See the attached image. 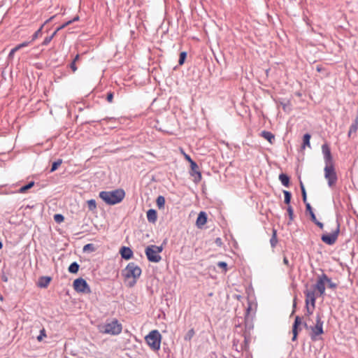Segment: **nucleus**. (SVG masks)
<instances>
[{
	"label": "nucleus",
	"mask_w": 358,
	"mask_h": 358,
	"mask_svg": "<svg viewBox=\"0 0 358 358\" xmlns=\"http://www.w3.org/2000/svg\"><path fill=\"white\" fill-rule=\"evenodd\" d=\"M218 266L221 267V268H224V262H220L218 264H217Z\"/></svg>",
	"instance_id": "obj_52"
},
{
	"label": "nucleus",
	"mask_w": 358,
	"mask_h": 358,
	"mask_svg": "<svg viewBox=\"0 0 358 358\" xmlns=\"http://www.w3.org/2000/svg\"><path fill=\"white\" fill-rule=\"evenodd\" d=\"M327 283L328 284V287L332 289H335L338 287L337 283L333 282L331 281V278H329L328 276H327Z\"/></svg>",
	"instance_id": "obj_36"
},
{
	"label": "nucleus",
	"mask_w": 358,
	"mask_h": 358,
	"mask_svg": "<svg viewBox=\"0 0 358 358\" xmlns=\"http://www.w3.org/2000/svg\"><path fill=\"white\" fill-rule=\"evenodd\" d=\"M71 69H72L73 72H76L77 71V66L75 62H72L71 64Z\"/></svg>",
	"instance_id": "obj_50"
},
{
	"label": "nucleus",
	"mask_w": 358,
	"mask_h": 358,
	"mask_svg": "<svg viewBox=\"0 0 358 358\" xmlns=\"http://www.w3.org/2000/svg\"><path fill=\"white\" fill-rule=\"evenodd\" d=\"M284 194V203L288 206H290L289 203L292 199V194L290 192L287 190H283Z\"/></svg>",
	"instance_id": "obj_26"
},
{
	"label": "nucleus",
	"mask_w": 358,
	"mask_h": 358,
	"mask_svg": "<svg viewBox=\"0 0 358 358\" xmlns=\"http://www.w3.org/2000/svg\"><path fill=\"white\" fill-rule=\"evenodd\" d=\"M70 24H71V21H68L66 23L63 24L59 27H58L56 29V31H55L50 36H48V37L45 38V39L43 40V41L42 43V45H47L48 44H49L50 43V41L52 40V38L55 37V36L57 34V31L65 28L66 26L69 25Z\"/></svg>",
	"instance_id": "obj_15"
},
{
	"label": "nucleus",
	"mask_w": 358,
	"mask_h": 358,
	"mask_svg": "<svg viewBox=\"0 0 358 358\" xmlns=\"http://www.w3.org/2000/svg\"><path fill=\"white\" fill-rule=\"evenodd\" d=\"M163 248L162 246H157L155 245H149L145 248V252L148 259L151 262L157 263L161 261L162 257L160 253Z\"/></svg>",
	"instance_id": "obj_6"
},
{
	"label": "nucleus",
	"mask_w": 358,
	"mask_h": 358,
	"mask_svg": "<svg viewBox=\"0 0 358 358\" xmlns=\"http://www.w3.org/2000/svg\"><path fill=\"white\" fill-rule=\"evenodd\" d=\"M51 278L48 276H43L39 278L38 286L42 288H45L50 284Z\"/></svg>",
	"instance_id": "obj_20"
},
{
	"label": "nucleus",
	"mask_w": 358,
	"mask_h": 358,
	"mask_svg": "<svg viewBox=\"0 0 358 358\" xmlns=\"http://www.w3.org/2000/svg\"><path fill=\"white\" fill-rule=\"evenodd\" d=\"M303 317H300L299 315H296L294 318V322L292 324V332L293 334L292 338V341H296L297 340L298 335L302 329L301 326H303L307 330L310 329V326L307 324L306 322L303 321Z\"/></svg>",
	"instance_id": "obj_8"
},
{
	"label": "nucleus",
	"mask_w": 358,
	"mask_h": 358,
	"mask_svg": "<svg viewBox=\"0 0 358 358\" xmlns=\"http://www.w3.org/2000/svg\"><path fill=\"white\" fill-rule=\"evenodd\" d=\"M93 249H94V247H93L92 244H87L83 248L84 251L92 250Z\"/></svg>",
	"instance_id": "obj_45"
},
{
	"label": "nucleus",
	"mask_w": 358,
	"mask_h": 358,
	"mask_svg": "<svg viewBox=\"0 0 358 358\" xmlns=\"http://www.w3.org/2000/svg\"><path fill=\"white\" fill-rule=\"evenodd\" d=\"M74 289L78 292L89 294L91 289L87 283L86 280L83 278H77L73 281V284Z\"/></svg>",
	"instance_id": "obj_12"
},
{
	"label": "nucleus",
	"mask_w": 358,
	"mask_h": 358,
	"mask_svg": "<svg viewBox=\"0 0 358 358\" xmlns=\"http://www.w3.org/2000/svg\"><path fill=\"white\" fill-rule=\"evenodd\" d=\"M120 252L122 257L127 260L130 259L133 256L132 250L128 247L123 246L120 249Z\"/></svg>",
	"instance_id": "obj_17"
},
{
	"label": "nucleus",
	"mask_w": 358,
	"mask_h": 358,
	"mask_svg": "<svg viewBox=\"0 0 358 358\" xmlns=\"http://www.w3.org/2000/svg\"><path fill=\"white\" fill-rule=\"evenodd\" d=\"M62 160L61 159L57 160L56 162H54L52 164L50 171L53 172V171H56L58 169V167L62 164Z\"/></svg>",
	"instance_id": "obj_34"
},
{
	"label": "nucleus",
	"mask_w": 358,
	"mask_h": 358,
	"mask_svg": "<svg viewBox=\"0 0 358 358\" xmlns=\"http://www.w3.org/2000/svg\"><path fill=\"white\" fill-rule=\"evenodd\" d=\"M354 123L358 124V117H356L355 120H354Z\"/></svg>",
	"instance_id": "obj_57"
},
{
	"label": "nucleus",
	"mask_w": 358,
	"mask_h": 358,
	"mask_svg": "<svg viewBox=\"0 0 358 358\" xmlns=\"http://www.w3.org/2000/svg\"><path fill=\"white\" fill-rule=\"evenodd\" d=\"M227 301H229V300L230 299V296H229V295H228V294H227Z\"/></svg>",
	"instance_id": "obj_59"
},
{
	"label": "nucleus",
	"mask_w": 358,
	"mask_h": 358,
	"mask_svg": "<svg viewBox=\"0 0 358 358\" xmlns=\"http://www.w3.org/2000/svg\"><path fill=\"white\" fill-rule=\"evenodd\" d=\"M192 171L197 176L198 180H200L201 178V175L199 171H198V166L194 162H192L190 163Z\"/></svg>",
	"instance_id": "obj_25"
},
{
	"label": "nucleus",
	"mask_w": 358,
	"mask_h": 358,
	"mask_svg": "<svg viewBox=\"0 0 358 358\" xmlns=\"http://www.w3.org/2000/svg\"><path fill=\"white\" fill-rule=\"evenodd\" d=\"M232 298H236L238 300L241 298V296L237 294H233Z\"/></svg>",
	"instance_id": "obj_55"
},
{
	"label": "nucleus",
	"mask_w": 358,
	"mask_h": 358,
	"mask_svg": "<svg viewBox=\"0 0 358 358\" xmlns=\"http://www.w3.org/2000/svg\"><path fill=\"white\" fill-rule=\"evenodd\" d=\"M252 328V326L248 324L246 322L245 329L241 324H235L231 347L233 352H231V355L234 358H239L243 350H248L251 338L250 332L246 329L250 330Z\"/></svg>",
	"instance_id": "obj_1"
},
{
	"label": "nucleus",
	"mask_w": 358,
	"mask_h": 358,
	"mask_svg": "<svg viewBox=\"0 0 358 358\" xmlns=\"http://www.w3.org/2000/svg\"><path fill=\"white\" fill-rule=\"evenodd\" d=\"M77 20H78V16H77V17H74V18L73 19V20H71V23H72L73 22H75V21H77Z\"/></svg>",
	"instance_id": "obj_56"
},
{
	"label": "nucleus",
	"mask_w": 358,
	"mask_h": 358,
	"mask_svg": "<svg viewBox=\"0 0 358 358\" xmlns=\"http://www.w3.org/2000/svg\"><path fill=\"white\" fill-rule=\"evenodd\" d=\"M194 334V330L191 329L190 331H189L187 336H188V338L190 339L193 336Z\"/></svg>",
	"instance_id": "obj_51"
},
{
	"label": "nucleus",
	"mask_w": 358,
	"mask_h": 358,
	"mask_svg": "<svg viewBox=\"0 0 358 358\" xmlns=\"http://www.w3.org/2000/svg\"><path fill=\"white\" fill-rule=\"evenodd\" d=\"M322 151L324 155V159L325 164L334 163L333 157L331 152L329 145L327 143H324L322 145Z\"/></svg>",
	"instance_id": "obj_14"
},
{
	"label": "nucleus",
	"mask_w": 358,
	"mask_h": 358,
	"mask_svg": "<svg viewBox=\"0 0 358 358\" xmlns=\"http://www.w3.org/2000/svg\"><path fill=\"white\" fill-rule=\"evenodd\" d=\"M207 222V215L205 212H200L196 221L197 227L202 228Z\"/></svg>",
	"instance_id": "obj_16"
},
{
	"label": "nucleus",
	"mask_w": 358,
	"mask_h": 358,
	"mask_svg": "<svg viewBox=\"0 0 358 358\" xmlns=\"http://www.w3.org/2000/svg\"><path fill=\"white\" fill-rule=\"evenodd\" d=\"M34 185V182L31 181L29 182L27 185L22 186L20 188V193H25L28 189H31Z\"/></svg>",
	"instance_id": "obj_29"
},
{
	"label": "nucleus",
	"mask_w": 358,
	"mask_h": 358,
	"mask_svg": "<svg viewBox=\"0 0 358 358\" xmlns=\"http://www.w3.org/2000/svg\"><path fill=\"white\" fill-rule=\"evenodd\" d=\"M147 219L150 222L155 223L157 219V212L154 209H150L147 212Z\"/></svg>",
	"instance_id": "obj_19"
},
{
	"label": "nucleus",
	"mask_w": 358,
	"mask_h": 358,
	"mask_svg": "<svg viewBox=\"0 0 358 358\" xmlns=\"http://www.w3.org/2000/svg\"><path fill=\"white\" fill-rule=\"evenodd\" d=\"M141 274V268L134 262L129 263L122 271V275L124 280L128 282V286L130 287L134 286Z\"/></svg>",
	"instance_id": "obj_2"
},
{
	"label": "nucleus",
	"mask_w": 358,
	"mask_h": 358,
	"mask_svg": "<svg viewBox=\"0 0 358 358\" xmlns=\"http://www.w3.org/2000/svg\"><path fill=\"white\" fill-rule=\"evenodd\" d=\"M270 243L272 248H275L278 243L277 231L275 229H273Z\"/></svg>",
	"instance_id": "obj_23"
},
{
	"label": "nucleus",
	"mask_w": 358,
	"mask_h": 358,
	"mask_svg": "<svg viewBox=\"0 0 358 358\" xmlns=\"http://www.w3.org/2000/svg\"><path fill=\"white\" fill-rule=\"evenodd\" d=\"M311 136L310 134L306 133L303 136V144L301 145V148L304 149L306 146L310 147V140Z\"/></svg>",
	"instance_id": "obj_22"
},
{
	"label": "nucleus",
	"mask_w": 358,
	"mask_h": 358,
	"mask_svg": "<svg viewBox=\"0 0 358 358\" xmlns=\"http://www.w3.org/2000/svg\"><path fill=\"white\" fill-rule=\"evenodd\" d=\"M106 100L109 102V103H112L113 102V93L110 92L107 94V96H106Z\"/></svg>",
	"instance_id": "obj_42"
},
{
	"label": "nucleus",
	"mask_w": 358,
	"mask_h": 358,
	"mask_svg": "<svg viewBox=\"0 0 358 358\" xmlns=\"http://www.w3.org/2000/svg\"><path fill=\"white\" fill-rule=\"evenodd\" d=\"M79 57H80L79 55H77L75 57V58H74V59H73V62L76 63V62L79 59Z\"/></svg>",
	"instance_id": "obj_53"
},
{
	"label": "nucleus",
	"mask_w": 358,
	"mask_h": 358,
	"mask_svg": "<svg viewBox=\"0 0 358 358\" xmlns=\"http://www.w3.org/2000/svg\"><path fill=\"white\" fill-rule=\"evenodd\" d=\"M145 342L153 351H158L160 349L162 335L158 330H152L145 337Z\"/></svg>",
	"instance_id": "obj_4"
},
{
	"label": "nucleus",
	"mask_w": 358,
	"mask_h": 358,
	"mask_svg": "<svg viewBox=\"0 0 358 358\" xmlns=\"http://www.w3.org/2000/svg\"><path fill=\"white\" fill-rule=\"evenodd\" d=\"M78 269L79 265L76 262L72 263L69 267V271L71 273H76Z\"/></svg>",
	"instance_id": "obj_30"
},
{
	"label": "nucleus",
	"mask_w": 358,
	"mask_h": 358,
	"mask_svg": "<svg viewBox=\"0 0 358 358\" xmlns=\"http://www.w3.org/2000/svg\"><path fill=\"white\" fill-rule=\"evenodd\" d=\"M186 57H187V53L186 52H180V58H179V60H178V64L180 65H182L185 62V60L186 59Z\"/></svg>",
	"instance_id": "obj_37"
},
{
	"label": "nucleus",
	"mask_w": 358,
	"mask_h": 358,
	"mask_svg": "<svg viewBox=\"0 0 358 358\" xmlns=\"http://www.w3.org/2000/svg\"><path fill=\"white\" fill-rule=\"evenodd\" d=\"M2 247H3V244H2V243H1V242H0V249H1V248H2Z\"/></svg>",
	"instance_id": "obj_60"
},
{
	"label": "nucleus",
	"mask_w": 358,
	"mask_h": 358,
	"mask_svg": "<svg viewBox=\"0 0 358 358\" xmlns=\"http://www.w3.org/2000/svg\"><path fill=\"white\" fill-rule=\"evenodd\" d=\"M260 136L266 139L271 144H273L275 141V135L271 131L264 130L261 132Z\"/></svg>",
	"instance_id": "obj_18"
},
{
	"label": "nucleus",
	"mask_w": 358,
	"mask_h": 358,
	"mask_svg": "<svg viewBox=\"0 0 358 358\" xmlns=\"http://www.w3.org/2000/svg\"><path fill=\"white\" fill-rule=\"evenodd\" d=\"M340 233V224L337 222L336 228L331 234H324L321 236V240L327 245H334Z\"/></svg>",
	"instance_id": "obj_10"
},
{
	"label": "nucleus",
	"mask_w": 358,
	"mask_h": 358,
	"mask_svg": "<svg viewBox=\"0 0 358 358\" xmlns=\"http://www.w3.org/2000/svg\"><path fill=\"white\" fill-rule=\"evenodd\" d=\"M357 129H358V124L353 122L350 127V129L348 131V136L350 137L351 134L352 133H356Z\"/></svg>",
	"instance_id": "obj_35"
},
{
	"label": "nucleus",
	"mask_w": 358,
	"mask_h": 358,
	"mask_svg": "<svg viewBox=\"0 0 358 358\" xmlns=\"http://www.w3.org/2000/svg\"><path fill=\"white\" fill-rule=\"evenodd\" d=\"M323 324L324 322L322 320V315L320 313H317L315 324L314 326H310V330L311 331L310 336L312 341H316L317 336L324 334Z\"/></svg>",
	"instance_id": "obj_7"
},
{
	"label": "nucleus",
	"mask_w": 358,
	"mask_h": 358,
	"mask_svg": "<svg viewBox=\"0 0 358 358\" xmlns=\"http://www.w3.org/2000/svg\"><path fill=\"white\" fill-rule=\"evenodd\" d=\"M287 211L289 215L288 224H290L291 222L294 220V210L291 206H288L287 208Z\"/></svg>",
	"instance_id": "obj_31"
},
{
	"label": "nucleus",
	"mask_w": 358,
	"mask_h": 358,
	"mask_svg": "<svg viewBox=\"0 0 358 358\" xmlns=\"http://www.w3.org/2000/svg\"><path fill=\"white\" fill-rule=\"evenodd\" d=\"M54 17H50L48 20H47L45 23L43 24L44 25L48 22H50L52 19H53Z\"/></svg>",
	"instance_id": "obj_54"
},
{
	"label": "nucleus",
	"mask_w": 358,
	"mask_h": 358,
	"mask_svg": "<svg viewBox=\"0 0 358 358\" xmlns=\"http://www.w3.org/2000/svg\"><path fill=\"white\" fill-rule=\"evenodd\" d=\"M279 180L283 186L288 187L290 185L289 177L285 173H281L279 176Z\"/></svg>",
	"instance_id": "obj_21"
},
{
	"label": "nucleus",
	"mask_w": 358,
	"mask_h": 358,
	"mask_svg": "<svg viewBox=\"0 0 358 358\" xmlns=\"http://www.w3.org/2000/svg\"><path fill=\"white\" fill-rule=\"evenodd\" d=\"M54 220L57 223H61L64 221V217L61 214H55L54 215Z\"/></svg>",
	"instance_id": "obj_38"
},
{
	"label": "nucleus",
	"mask_w": 358,
	"mask_h": 358,
	"mask_svg": "<svg viewBox=\"0 0 358 358\" xmlns=\"http://www.w3.org/2000/svg\"><path fill=\"white\" fill-rule=\"evenodd\" d=\"M314 224H315L318 227H320V229H323V227H324V224L323 223H322L321 222L318 221L317 219H316V221H312Z\"/></svg>",
	"instance_id": "obj_49"
},
{
	"label": "nucleus",
	"mask_w": 358,
	"mask_h": 358,
	"mask_svg": "<svg viewBox=\"0 0 358 358\" xmlns=\"http://www.w3.org/2000/svg\"><path fill=\"white\" fill-rule=\"evenodd\" d=\"M18 50H19L17 48L16 46L14 48H13L9 53V57H13L14 54Z\"/></svg>",
	"instance_id": "obj_47"
},
{
	"label": "nucleus",
	"mask_w": 358,
	"mask_h": 358,
	"mask_svg": "<svg viewBox=\"0 0 358 358\" xmlns=\"http://www.w3.org/2000/svg\"><path fill=\"white\" fill-rule=\"evenodd\" d=\"M122 330V325L117 319L113 320L110 322H107L102 325L100 331L103 334L110 335H119Z\"/></svg>",
	"instance_id": "obj_5"
},
{
	"label": "nucleus",
	"mask_w": 358,
	"mask_h": 358,
	"mask_svg": "<svg viewBox=\"0 0 358 358\" xmlns=\"http://www.w3.org/2000/svg\"><path fill=\"white\" fill-rule=\"evenodd\" d=\"M224 266H225V272H226L227 270V263H225Z\"/></svg>",
	"instance_id": "obj_58"
},
{
	"label": "nucleus",
	"mask_w": 358,
	"mask_h": 358,
	"mask_svg": "<svg viewBox=\"0 0 358 358\" xmlns=\"http://www.w3.org/2000/svg\"><path fill=\"white\" fill-rule=\"evenodd\" d=\"M316 71L319 73L324 72L325 71V68L322 66V65H317L316 66Z\"/></svg>",
	"instance_id": "obj_46"
},
{
	"label": "nucleus",
	"mask_w": 358,
	"mask_h": 358,
	"mask_svg": "<svg viewBox=\"0 0 358 358\" xmlns=\"http://www.w3.org/2000/svg\"><path fill=\"white\" fill-rule=\"evenodd\" d=\"M30 43H31V42H24V43H22L16 45V47L18 50H20L24 47L28 46Z\"/></svg>",
	"instance_id": "obj_43"
},
{
	"label": "nucleus",
	"mask_w": 358,
	"mask_h": 358,
	"mask_svg": "<svg viewBox=\"0 0 358 358\" xmlns=\"http://www.w3.org/2000/svg\"><path fill=\"white\" fill-rule=\"evenodd\" d=\"M43 27H44V24H42L41 26V27L34 34V35L32 36V38H31V42L35 41L38 37L41 36V35H42V29H43Z\"/></svg>",
	"instance_id": "obj_32"
},
{
	"label": "nucleus",
	"mask_w": 358,
	"mask_h": 358,
	"mask_svg": "<svg viewBox=\"0 0 358 358\" xmlns=\"http://www.w3.org/2000/svg\"><path fill=\"white\" fill-rule=\"evenodd\" d=\"M47 336L45 329H43L40 331V335L37 337L38 341H41L43 338Z\"/></svg>",
	"instance_id": "obj_40"
},
{
	"label": "nucleus",
	"mask_w": 358,
	"mask_h": 358,
	"mask_svg": "<svg viewBox=\"0 0 358 358\" xmlns=\"http://www.w3.org/2000/svg\"><path fill=\"white\" fill-rule=\"evenodd\" d=\"M87 203L90 210L93 211L96 208V203L94 199L88 200Z\"/></svg>",
	"instance_id": "obj_33"
},
{
	"label": "nucleus",
	"mask_w": 358,
	"mask_h": 358,
	"mask_svg": "<svg viewBox=\"0 0 358 358\" xmlns=\"http://www.w3.org/2000/svg\"><path fill=\"white\" fill-rule=\"evenodd\" d=\"M300 188L301 190L302 199H303V203L306 205V203H308L307 202V194H306L305 187L301 181H300Z\"/></svg>",
	"instance_id": "obj_27"
},
{
	"label": "nucleus",
	"mask_w": 358,
	"mask_h": 358,
	"mask_svg": "<svg viewBox=\"0 0 358 358\" xmlns=\"http://www.w3.org/2000/svg\"><path fill=\"white\" fill-rule=\"evenodd\" d=\"M308 284L306 285V289L303 291V293L306 296V305L310 306L313 307V309H315V302H316V298L318 296V294H316L315 290L313 289H308Z\"/></svg>",
	"instance_id": "obj_13"
},
{
	"label": "nucleus",
	"mask_w": 358,
	"mask_h": 358,
	"mask_svg": "<svg viewBox=\"0 0 358 358\" xmlns=\"http://www.w3.org/2000/svg\"><path fill=\"white\" fill-rule=\"evenodd\" d=\"M283 263L284 264H285L288 268H289L290 271H292L293 268H294V265L293 264H289V262L288 260V259L287 258V257H284L283 258Z\"/></svg>",
	"instance_id": "obj_41"
},
{
	"label": "nucleus",
	"mask_w": 358,
	"mask_h": 358,
	"mask_svg": "<svg viewBox=\"0 0 358 358\" xmlns=\"http://www.w3.org/2000/svg\"><path fill=\"white\" fill-rule=\"evenodd\" d=\"M305 308L306 309V312L305 313V317L310 316L313 314L314 309H313V308H311L310 307V306H307V305L305 306Z\"/></svg>",
	"instance_id": "obj_39"
},
{
	"label": "nucleus",
	"mask_w": 358,
	"mask_h": 358,
	"mask_svg": "<svg viewBox=\"0 0 358 358\" xmlns=\"http://www.w3.org/2000/svg\"><path fill=\"white\" fill-rule=\"evenodd\" d=\"M156 203H157V207L159 209L164 208V205H165V199H164V197L163 196H159L157 198Z\"/></svg>",
	"instance_id": "obj_28"
},
{
	"label": "nucleus",
	"mask_w": 358,
	"mask_h": 358,
	"mask_svg": "<svg viewBox=\"0 0 358 358\" xmlns=\"http://www.w3.org/2000/svg\"><path fill=\"white\" fill-rule=\"evenodd\" d=\"M324 177L328 181V185L329 187H332L336 185L338 177L334 168V163L326 164L325 167L324 169Z\"/></svg>",
	"instance_id": "obj_9"
},
{
	"label": "nucleus",
	"mask_w": 358,
	"mask_h": 358,
	"mask_svg": "<svg viewBox=\"0 0 358 358\" xmlns=\"http://www.w3.org/2000/svg\"><path fill=\"white\" fill-rule=\"evenodd\" d=\"M249 310H250V307H249V308H248V309H247V312H249Z\"/></svg>",
	"instance_id": "obj_61"
},
{
	"label": "nucleus",
	"mask_w": 358,
	"mask_h": 358,
	"mask_svg": "<svg viewBox=\"0 0 358 358\" xmlns=\"http://www.w3.org/2000/svg\"><path fill=\"white\" fill-rule=\"evenodd\" d=\"M181 152L184 155V157H185V159H186L187 161H188L189 163H191L192 162H194L188 155L185 154V153L183 152V150H181Z\"/></svg>",
	"instance_id": "obj_48"
},
{
	"label": "nucleus",
	"mask_w": 358,
	"mask_h": 358,
	"mask_svg": "<svg viewBox=\"0 0 358 358\" xmlns=\"http://www.w3.org/2000/svg\"><path fill=\"white\" fill-rule=\"evenodd\" d=\"M285 108H286V106H285V105H284V106H283V109H285Z\"/></svg>",
	"instance_id": "obj_62"
},
{
	"label": "nucleus",
	"mask_w": 358,
	"mask_h": 358,
	"mask_svg": "<svg viewBox=\"0 0 358 358\" xmlns=\"http://www.w3.org/2000/svg\"><path fill=\"white\" fill-rule=\"evenodd\" d=\"M327 275L322 273L319 275L316 283L313 286V290H317L319 296H322L325 294V283H327Z\"/></svg>",
	"instance_id": "obj_11"
},
{
	"label": "nucleus",
	"mask_w": 358,
	"mask_h": 358,
	"mask_svg": "<svg viewBox=\"0 0 358 358\" xmlns=\"http://www.w3.org/2000/svg\"><path fill=\"white\" fill-rule=\"evenodd\" d=\"M306 212L308 213L310 216V220L316 221V216H315L310 203L306 204Z\"/></svg>",
	"instance_id": "obj_24"
},
{
	"label": "nucleus",
	"mask_w": 358,
	"mask_h": 358,
	"mask_svg": "<svg viewBox=\"0 0 358 358\" xmlns=\"http://www.w3.org/2000/svg\"><path fill=\"white\" fill-rule=\"evenodd\" d=\"M292 312L291 313V316L293 315L295 312H296V297H295L294 299V301H293V306H292Z\"/></svg>",
	"instance_id": "obj_44"
},
{
	"label": "nucleus",
	"mask_w": 358,
	"mask_h": 358,
	"mask_svg": "<svg viewBox=\"0 0 358 358\" xmlns=\"http://www.w3.org/2000/svg\"><path fill=\"white\" fill-rule=\"evenodd\" d=\"M125 196V192L122 189L113 191H102L99 193V197L108 205H115L120 203Z\"/></svg>",
	"instance_id": "obj_3"
}]
</instances>
